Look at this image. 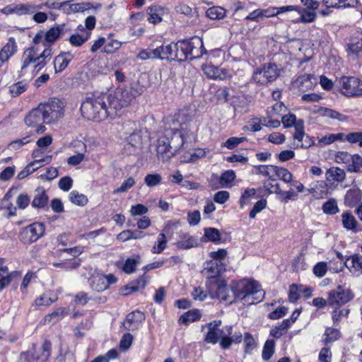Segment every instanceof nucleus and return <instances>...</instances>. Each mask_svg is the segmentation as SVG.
Segmentation results:
<instances>
[{
  "instance_id": "f257e3e1",
  "label": "nucleus",
  "mask_w": 362,
  "mask_h": 362,
  "mask_svg": "<svg viewBox=\"0 0 362 362\" xmlns=\"http://www.w3.org/2000/svg\"><path fill=\"white\" fill-rule=\"evenodd\" d=\"M134 98L132 92H100L98 96L87 98L81 105V112L88 120L114 119Z\"/></svg>"
},
{
  "instance_id": "f03ea898",
  "label": "nucleus",
  "mask_w": 362,
  "mask_h": 362,
  "mask_svg": "<svg viewBox=\"0 0 362 362\" xmlns=\"http://www.w3.org/2000/svg\"><path fill=\"white\" fill-rule=\"evenodd\" d=\"M206 286L211 298H217L229 304L240 302L248 306L261 302L264 296V292L258 282L245 279L233 281L230 286L221 279Z\"/></svg>"
},
{
  "instance_id": "7ed1b4c3",
  "label": "nucleus",
  "mask_w": 362,
  "mask_h": 362,
  "mask_svg": "<svg viewBox=\"0 0 362 362\" xmlns=\"http://www.w3.org/2000/svg\"><path fill=\"white\" fill-rule=\"evenodd\" d=\"M43 40V32L37 33L33 39V45L25 49L21 57V71H39L43 69L52 57V49L49 45L41 43Z\"/></svg>"
},
{
  "instance_id": "20e7f679",
  "label": "nucleus",
  "mask_w": 362,
  "mask_h": 362,
  "mask_svg": "<svg viewBox=\"0 0 362 362\" xmlns=\"http://www.w3.org/2000/svg\"><path fill=\"white\" fill-rule=\"evenodd\" d=\"M203 42L199 38H194L192 41H180L175 43L174 61H185L198 58L202 55L200 48Z\"/></svg>"
},
{
  "instance_id": "39448f33",
  "label": "nucleus",
  "mask_w": 362,
  "mask_h": 362,
  "mask_svg": "<svg viewBox=\"0 0 362 362\" xmlns=\"http://www.w3.org/2000/svg\"><path fill=\"white\" fill-rule=\"evenodd\" d=\"M66 102L57 98H51L45 103L39 105L42 111L44 122L54 124L57 122L64 115Z\"/></svg>"
},
{
  "instance_id": "423d86ee",
  "label": "nucleus",
  "mask_w": 362,
  "mask_h": 362,
  "mask_svg": "<svg viewBox=\"0 0 362 362\" xmlns=\"http://www.w3.org/2000/svg\"><path fill=\"white\" fill-rule=\"evenodd\" d=\"M175 43L157 46L154 43L150 45L146 49H140L136 57L140 60L159 59L161 60L174 61Z\"/></svg>"
},
{
  "instance_id": "0eeeda50",
  "label": "nucleus",
  "mask_w": 362,
  "mask_h": 362,
  "mask_svg": "<svg viewBox=\"0 0 362 362\" xmlns=\"http://www.w3.org/2000/svg\"><path fill=\"white\" fill-rule=\"evenodd\" d=\"M45 231V226L42 223L35 222L23 228L19 233V240L25 244L36 242Z\"/></svg>"
},
{
  "instance_id": "6e6552de",
  "label": "nucleus",
  "mask_w": 362,
  "mask_h": 362,
  "mask_svg": "<svg viewBox=\"0 0 362 362\" xmlns=\"http://www.w3.org/2000/svg\"><path fill=\"white\" fill-rule=\"evenodd\" d=\"M327 296V305L331 307L341 306L354 298L353 291L342 286H339L336 289L329 291Z\"/></svg>"
},
{
  "instance_id": "1a4fd4ad",
  "label": "nucleus",
  "mask_w": 362,
  "mask_h": 362,
  "mask_svg": "<svg viewBox=\"0 0 362 362\" xmlns=\"http://www.w3.org/2000/svg\"><path fill=\"white\" fill-rule=\"evenodd\" d=\"M279 74L277 66L274 64H269L262 69L256 70L253 74L252 80L257 84L266 85L274 81Z\"/></svg>"
},
{
  "instance_id": "9d476101",
  "label": "nucleus",
  "mask_w": 362,
  "mask_h": 362,
  "mask_svg": "<svg viewBox=\"0 0 362 362\" xmlns=\"http://www.w3.org/2000/svg\"><path fill=\"white\" fill-rule=\"evenodd\" d=\"M42 4L33 5L29 3L11 4L0 9V13L5 15L16 14L18 16H27L33 14L37 10L42 9Z\"/></svg>"
},
{
  "instance_id": "9b49d317",
  "label": "nucleus",
  "mask_w": 362,
  "mask_h": 362,
  "mask_svg": "<svg viewBox=\"0 0 362 362\" xmlns=\"http://www.w3.org/2000/svg\"><path fill=\"white\" fill-rule=\"evenodd\" d=\"M226 270V264L223 262H214L210 260L206 262V266L202 271V274L207 279L206 284L216 282L218 276Z\"/></svg>"
},
{
  "instance_id": "f8f14e48",
  "label": "nucleus",
  "mask_w": 362,
  "mask_h": 362,
  "mask_svg": "<svg viewBox=\"0 0 362 362\" xmlns=\"http://www.w3.org/2000/svg\"><path fill=\"white\" fill-rule=\"evenodd\" d=\"M51 351V343L49 341H45L42 346L35 351L33 356L30 352H25L21 354V359L25 360L26 362H47Z\"/></svg>"
},
{
  "instance_id": "ddd939ff",
  "label": "nucleus",
  "mask_w": 362,
  "mask_h": 362,
  "mask_svg": "<svg viewBox=\"0 0 362 362\" xmlns=\"http://www.w3.org/2000/svg\"><path fill=\"white\" fill-rule=\"evenodd\" d=\"M60 10L66 13L71 14L78 12H83L90 9H99L101 8V4H98L93 6L89 2L74 3L72 1H66L62 2V4L58 6Z\"/></svg>"
},
{
  "instance_id": "4468645a",
  "label": "nucleus",
  "mask_w": 362,
  "mask_h": 362,
  "mask_svg": "<svg viewBox=\"0 0 362 362\" xmlns=\"http://www.w3.org/2000/svg\"><path fill=\"white\" fill-rule=\"evenodd\" d=\"M24 120L28 127H37V133H43L45 131V127L42 125L45 123L44 116L39 105L37 107L33 108L29 112Z\"/></svg>"
},
{
  "instance_id": "2eb2a0df",
  "label": "nucleus",
  "mask_w": 362,
  "mask_h": 362,
  "mask_svg": "<svg viewBox=\"0 0 362 362\" xmlns=\"http://www.w3.org/2000/svg\"><path fill=\"white\" fill-rule=\"evenodd\" d=\"M293 139L298 142H301L300 144H297L296 148H308L315 144L314 141L305 134L304 122L303 119H298L296 124Z\"/></svg>"
},
{
  "instance_id": "dca6fc26",
  "label": "nucleus",
  "mask_w": 362,
  "mask_h": 362,
  "mask_svg": "<svg viewBox=\"0 0 362 362\" xmlns=\"http://www.w3.org/2000/svg\"><path fill=\"white\" fill-rule=\"evenodd\" d=\"M117 279L112 274L107 275L97 274L92 278L91 287L98 292L107 289L110 284L116 283Z\"/></svg>"
},
{
  "instance_id": "f3484780",
  "label": "nucleus",
  "mask_w": 362,
  "mask_h": 362,
  "mask_svg": "<svg viewBox=\"0 0 362 362\" xmlns=\"http://www.w3.org/2000/svg\"><path fill=\"white\" fill-rule=\"evenodd\" d=\"M291 9H289V12L296 11L298 14V16L295 18L292 21L293 23H312L315 21L317 17V13L315 12V10L311 11L312 9L309 8H303L299 6H293L288 5Z\"/></svg>"
},
{
  "instance_id": "a211bd4d",
  "label": "nucleus",
  "mask_w": 362,
  "mask_h": 362,
  "mask_svg": "<svg viewBox=\"0 0 362 362\" xmlns=\"http://www.w3.org/2000/svg\"><path fill=\"white\" fill-rule=\"evenodd\" d=\"M157 153L160 159L163 162L168 160L175 152L170 146V139L163 136L158 139L157 144Z\"/></svg>"
},
{
  "instance_id": "6ab92c4d",
  "label": "nucleus",
  "mask_w": 362,
  "mask_h": 362,
  "mask_svg": "<svg viewBox=\"0 0 362 362\" xmlns=\"http://www.w3.org/2000/svg\"><path fill=\"white\" fill-rule=\"evenodd\" d=\"M202 70L204 74L209 78L225 80L232 76V73L226 69H218V67L206 64L202 66Z\"/></svg>"
},
{
  "instance_id": "aec40b11",
  "label": "nucleus",
  "mask_w": 362,
  "mask_h": 362,
  "mask_svg": "<svg viewBox=\"0 0 362 362\" xmlns=\"http://www.w3.org/2000/svg\"><path fill=\"white\" fill-rule=\"evenodd\" d=\"M317 80L311 74H303L297 77L292 83V87L295 89L308 90L314 88Z\"/></svg>"
},
{
  "instance_id": "412c9836",
  "label": "nucleus",
  "mask_w": 362,
  "mask_h": 362,
  "mask_svg": "<svg viewBox=\"0 0 362 362\" xmlns=\"http://www.w3.org/2000/svg\"><path fill=\"white\" fill-rule=\"evenodd\" d=\"M144 320V313L139 310H135L127 315L123 325L126 329L133 331L137 329Z\"/></svg>"
},
{
  "instance_id": "4be33fe9",
  "label": "nucleus",
  "mask_w": 362,
  "mask_h": 362,
  "mask_svg": "<svg viewBox=\"0 0 362 362\" xmlns=\"http://www.w3.org/2000/svg\"><path fill=\"white\" fill-rule=\"evenodd\" d=\"M276 177L286 183H291L298 192H303L305 189L303 185L298 181H293V175L286 168L278 167L276 172Z\"/></svg>"
},
{
  "instance_id": "5701e85b",
  "label": "nucleus",
  "mask_w": 362,
  "mask_h": 362,
  "mask_svg": "<svg viewBox=\"0 0 362 362\" xmlns=\"http://www.w3.org/2000/svg\"><path fill=\"white\" fill-rule=\"evenodd\" d=\"M18 50L17 44L14 37H9L8 42L0 50V60L6 62Z\"/></svg>"
},
{
  "instance_id": "b1692460",
  "label": "nucleus",
  "mask_w": 362,
  "mask_h": 362,
  "mask_svg": "<svg viewBox=\"0 0 362 362\" xmlns=\"http://www.w3.org/2000/svg\"><path fill=\"white\" fill-rule=\"evenodd\" d=\"M235 173L232 170H228L223 172L220 177L216 174L211 175L210 182L211 186L214 187L212 183L214 180H218L221 187H228L231 186V183L235 179Z\"/></svg>"
},
{
  "instance_id": "393cba45",
  "label": "nucleus",
  "mask_w": 362,
  "mask_h": 362,
  "mask_svg": "<svg viewBox=\"0 0 362 362\" xmlns=\"http://www.w3.org/2000/svg\"><path fill=\"white\" fill-rule=\"evenodd\" d=\"M339 83L341 88L351 90H362V81L354 76H343L339 78Z\"/></svg>"
},
{
  "instance_id": "a878e982",
  "label": "nucleus",
  "mask_w": 362,
  "mask_h": 362,
  "mask_svg": "<svg viewBox=\"0 0 362 362\" xmlns=\"http://www.w3.org/2000/svg\"><path fill=\"white\" fill-rule=\"evenodd\" d=\"M73 58L74 56L70 52H64L57 55L54 60L55 72L58 73L64 70Z\"/></svg>"
},
{
  "instance_id": "bb28decb",
  "label": "nucleus",
  "mask_w": 362,
  "mask_h": 362,
  "mask_svg": "<svg viewBox=\"0 0 362 362\" xmlns=\"http://www.w3.org/2000/svg\"><path fill=\"white\" fill-rule=\"evenodd\" d=\"M52 160V156H47L45 158L42 159H36L33 162H31L29 163L25 168H24L21 171L18 173L17 175V178L18 180H22L28 176L30 174L33 173L37 170V168H33L36 164H38L40 163H49Z\"/></svg>"
},
{
  "instance_id": "cd10ccee",
  "label": "nucleus",
  "mask_w": 362,
  "mask_h": 362,
  "mask_svg": "<svg viewBox=\"0 0 362 362\" xmlns=\"http://www.w3.org/2000/svg\"><path fill=\"white\" fill-rule=\"evenodd\" d=\"M62 31V26H56L51 28L45 33H43V40L41 46L43 47V44L48 45L47 43L54 42L60 37Z\"/></svg>"
},
{
  "instance_id": "c85d7f7f",
  "label": "nucleus",
  "mask_w": 362,
  "mask_h": 362,
  "mask_svg": "<svg viewBox=\"0 0 362 362\" xmlns=\"http://www.w3.org/2000/svg\"><path fill=\"white\" fill-rule=\"evenodd\" d=\"M314 113H320L323 117H327L331 119H337L340 122H344L347 119V116L339 113V112L329 109L327 107H317L314 111Z\"/></svg>"
},
{
  "instance_id": "c756f323",
  "label": "nucleus",
  "mask_w": 362,
  "mask_h": 362,
  "mask_svg": "<svg viewBox=\"0 0 362 362\" xmlns=\"http://www.w3.org/2000/svg\"><path fill=\"white\" fill-rule=\"evenodd\" d=\"M186 139V135L182 131L175 129L173 132L170 143L175 152L178 151L184 145Z\"/></svg>"
},
{
  "instance_id": "7c9ffc66",
  "label": "nucleus",
  "mask_w": 362,
  "mask_h": 362,
  "mask_svg": "<svg viewBox=\"0 0 362 362\" xmlns=\"http://www.w3.org/2000/svg\"><path fill=\"white\" fill-rule=\"evenodd\" d=\"M346 267L351 272H359L362 274V255L355 254L349 257L346 260Z\"/></svg>"
},
{
  "instance_id": "2f4dec72",
  "label": "nucleus",
  "mask_w": 362,
  "mask_h": 362,
  "mask_svg": "<svg viewBox=\"0 0 362 362\" xmlns=\"http://www.w3.org/2000/svg\"><path fill=\"white\" fill-rule=\"evenodd\" d=\"M326 179L328 181L343 182L346 178L345 171L338 167H332L326 172Z\"/></svg>"
},
{
  "instance_id": "473e14b6",
  "label": "nucleus",
  "mask_w": 362,
  "mask_h": 362,
  "mask_svg": "<svg viewBox=\"0 0 362 362\" xmlns=\"http://www.w3.org/2000/svg\"><path fill=\"white\" fill-rule=\"evenodd\" d=\"M65 308L60 307L54 310L52 313L47 315L44 319L42 323L44 325L54 324L62 320L66 315Z\"/></svg>"
},
{
  "instance_id": "72a5a7b5",
  "label": "nucleus",
  "mask_w": 362,
  "mask_h": 362,
  "mask_svg": "<svg viewBox=\"0 0 362 362\" xmlns=\"http://www.w3.org/2000/svg\"><path fill=\"white\" fill-rule=\"evenodd\" d=\"M341 223L344 228L348 230L356 231L358 222L355 216L350 211H345L341 214Z\"/></svg>"
},
{
  "instance_id": "f704fd0d",
  "label": "nucleus",
  "mask_w": 362,
  "mask_h": 362,
  "mask_svg": "<svg viewBox=\"0 0 362 362\" xmlns=\"http://www.w3.org/2000/svg\"><path fill=\"white\" fill-rule=\"evenodd\" d=\"M48 202V197L45 191L42 188L35 190V197L32 202V206L34 208H43Z\"/></svg>"
},
{
  "instance_id": "c9c22d12",
  "label": "nucleus",
  "mask_w": 362,
  "mask_h": 362,
  "mask_svg": "<svg viewBox=\"0 0 362 362\" xmlns=\"http://www.w3.org/2000/svg\"><path fill=\"white\" fill-rule=\"evenodd\" d=\"M290 7L288 6H282L279 7L269 6L265 9H262V16L264 18H272L277 16L281 13L289 12Z\"/></svg>"
},
{
  "instance_id": "e433bc0d",
  "label": "nucleus",
  "mask_w": 362,
  "mask_h": 362,
  "mask_svg": "<svg viewBox=\"0 0 362 362\" xmlns=\"http://www.w3.org/2000/svg\"><path fill=\"white\" fill-rule=\"evenodd\" d=\"M221 321H214L209 324V332L205 337V341L207 343L215 344L218 341V336L217 332V327H219Z\"/></svg>"
},
{
  "instance_id": "4c0bfd02",
  "label": "nucleus",
  "mask_w": 362,
  "mask_h": 362,
  "mask_svg": "<svg viewBox=\"0 0 362 362\" xmlns=\"http://www.w3.org/2000/svg\"><path fill=\"white\" fill-rule=\"evenodd\" d=\"M257 174L267 177L271 181L276 180V165H259L257 168Z\"/></svg>"
},
{
  "instance_id": "58836bf2",
  "label": "nucleus",
  "mask_w": 362,
  "mask_h": 362,
  "mask_svg": "<svg viewBox=\"0 0 362 362\" xmlns=\"http://www.w3.org/2000/svg\"><path fill=\"white\" fill-rule=\"evenodd\" d=\"M121 45L122 42L113 39L112 35L110 34L105 37V44L102 51L107 54H112L118 50Z\"/></svg>"
},
{
  "instance_id": "ea45409f",
  "label": "nucleus",
  "mask_w": 362,
  "mask_h": 362,
  "mask_svg": "<svg viewBox=\"0 0 362 362\" xmlns=\"http://www.w3.org/2000/svg\"><path fill=\"white\" fill-rule=\"evenodd\" d=\"M164 13L165 10L163 8L157 6H151L148 8L149 17L148 18V20L150 23L153 24L158 23L161 21L162 16Z\"/></svg>"
},
{
  "instance_id": "a19ab883",
  "label": "nucleus",
  "mask_w": 362,
  "mask_h": 362,
  "mask_svg": "<svg viewBox=\"0 0 362 362\" xmlns=\"http://www.w3.org/2000/svg\"><path fill=\"white\" fill-rule=\"evenodd\" d=\"M81 31V33H74L70 36L69 42L73 46L80 47L90 38V31Z\"/></svg>"
},
{
  "instance_id": "79ce46f5",
  "label": "nucleus",
  "mask_w": 362,
  "mask_h": 362,
  "mask_svg": "<svg viewBox=\"0 0 362 362\" xmlns=\"http://www.w3.org/2000/svg\"><path fill=\"white\" fill-rule=\"evenodd\" d=\"M290 327V321L284 320L281 323L270 330V334L274 338L279 339L287 332Z\"/></svg>"
},
{
  "instance_id": "37998d69",
  "label": "nucleus",
  "mask_w": 362,
  "mask_h": 362,
  "mask_svg": "<svg viewBox=\"0 0 362 362\" xmlns=\"http://www.w3.org/2000/svg\"><path fill=\"white\" fill-rule=\"evenodd\" d=\"M198 245L197 241L192 236L185 235L176 243V247L178 249L188 250Z\"/></svg>"
},
{
  "instance_id": "c03bdc74",
  "label": "nucleus",
  "mask_w": 362,
  "mask_h": 362,
  "mask_svg": "<svg viewBox=\"0 0 362 362\" xmlns=\"http://www.w3.org/2000/svg\"><path fill=\"white\" fill-rule=\"evenodd\" d=\"M146 285V280L144 276L139 277L136 281L131 282L129 285L124 287L126 292L124 295H129L132 293L136 292L141 288H144Z\"/></svg>"
},
{
  "instance_id": "a18cd8bd",
  "label": "nucleus",
  "mask_w": 362,
  "mask_h": 362,
  "mask_svg": "<svg viewBox=\"0 0 362 362\" xmlns=\"http://www.w3.org/2000/svg\"><path fill=\"white\" fill-rule=\"evenodd\" d=\"M206 14L211 20H221L225 18L226 11L221 6H212L207 9Z\"/></svg>"
},
{
  "instance_id": "49530a36",
  "label": "nucleus",
  "mask_w": 362,
  "mask_h": 362,
  "mask_svg": "<svg viewBox=\"0 0 362 362\" xmlns=\"http://www.w3.org/2000/svg\"><path fill=\"white\" fill-rule=\"evenodd\" d=\"M341 337L340 331L338 329L327 327L324 333L323 341L325 344L333 343Z\"/></svg>"
},
{
  "instance_id": "de8ad7c7",
  "label": "nucleus",
  "mask_w": 362,
  "mask_h": 362,
  "mask_svg": "<svg viewBox=\"0 0 362 362\" xmlns=\"http://www.w3.org/2000/svg\"><path fill=\"white\" fill-rule=\"evenodd\" d=\"M243 339V334L240 332H235L228 338H224L222 341H220V346L223 349L230 348L233 343H240Z\"/></svg>"
},
{
  "instance_id": "09e8293b",
  "label": "nucleus",
  "mask_w": 362,
  "mask_h": 362,
  "mask_svg": "<svg viewBox=\"0 0 362 362\" xmlns=\"http://www.w3.org/2000/svg\"><path fill=\"white\" fill-rule=\"evenodd\" d=\"M168 239L164 233H160L157 238V241L151 249L153 254H160L167 247Z\"/></svg>"
},
{
  "instance_id": "8fccbe9b",
  "label": "nucleus",
  "mask_w": 362,
  "mask_h": 362,
  "mask_svg": "<svg viewBox=\"0 0 362 362\" xmlns=\"http://www.w3.org/2000/svg\"><path fill=\"white\" fill-rule=\"evenodd\" d=\"M201 317V314L198 310H192L186 312L180 316L179 322L182 324L188 325L195 322Z\"/></svg>"
},
{
  "instance_id": "3c124183",
  "label": "nucleus",
  "mask_w": 362,
  "mask_h": 362,
  "mask_svg": "<svg viewBox=\"0 0 362 362\" xmlns=\"http://www.w3.org/2000/svg\"><path fill=\"white\" fill-rule=\"evenodd\" d=\"M361 199V192L359 189H351L345 195V202L349 205H354Z\"/></svg>"
},
{
  "instance_id": "603ef678",
  "label": "nucleus",
  "mask_w": 362,
  "mask_h": 362,
  "mask_svg": "<svg viewBox=\"0 0 362 362\" xmlns=\"http://www.w3.org/2000/svg\"><path fill=\"white\" fill-rule=\"evenodd\" d=\"M322 210L324 214L328 215H334L339 211L337 201L334 198L325 202L322 206Z\"/></svg>"
},
{
  "instance_id": "864d4df0",
  "label": "nucleus",
  "mask_w": 362,
  "mask_h": 362,
  "mask_svg": "<svg viewBox=\"0 0 362 362\" xmlns=\"http://www.w3.org/2000/svg\"><path fill=\"white\" fill-rule=\"evenodd\" d=\"M337 308L332 312V319L334 325H339L344 317H348L350 310L348 308H341V306Z\"/></svg>"
},
{
  "instance_id": "5fc2aeb1",
  "label": "nucleus",
  "mask_w": 362,
  "mask_h": 362,
  "mask_svg": "<svg viewBox=\"0 0 362 362\" xmlns=\"http://www.w3.org/2000/svg\"><path fill=\"white\" fill-rule=\"evenodd\" d=\"M69 198L71 203L81 206H85L88 201L86 195L76 190H73L70 192Z\"/></svg>"
},
{
  "instance_id": "6e6d98bb",
  "label": "nucleus",
  "mask_w": 362,
  "mask_h": 362,
  "mask_svg": "<svg viewBox=\"0 0 362 362\" xmlns=\"http://www.w3.org/2000/svg\"><path fill=\"white\" fill-rule=\"evenodd\" d=\"M57 300V298L56 296L52 298L49 296L48 293H45L35 299L34 305L36 307L49 306Z\"/></svg>"
},
{
  "instance_id": "4d7b16f0",
  "label": "nucleus",
  "mask_w": 362,
  "mask_h": 362,
  "mask_svg": "<svg viewBox=\"0 0 362 362\" xmlns=\"http://www.w3.org/2000/svg\"><path fill=\"white\" fill-rule=\"evenodd\" d=\"M347 170L351 173H358L362 168V157L358 154L352 155V159L346 167Z\"/></svg>"
},
{
  "instance_id": "13d9d810",
  "label": "nucleus",
  "mask_w": 362,
  "mask_h": 362,
  "mask_svg": "<svg viewBox=\"0 0 362 362\" xmlns=\"http://www.w3.org/2000/svg\"><path fill=\"white\" fill-rule=\"evenodd\" d=\"M204 236L208 241L215 243H220L221 233L219 230L215 228H206L204 230Z\"/></svg>"
},
{
  "instance_id": "bf43d9fd",
  "label": "nucleus",
  "mask_w": 362,
  "mask_h": 362,
  "mask_svg": "<svg viewBox=\"0 0 362 362\" xmlns=\"http://www.w3.org/2000/svg\"><path fill=\"white\" fill-rule=\"evenodd\" d=\"M275 342L272 339H268L265 342L262 350V358L269 360L274 353Z\"/></svg>"
},
{
  "instance_id": "052dcab7",
  "label": "nucleus",
  "mask_w": 362,
  "mask_h": 362,
  "mask_svg": "<svg viewBox=\"0 0 362 362\" xmlns=\"http://www.w3.org/2000/svg\"><path fill=\"white\" fill-rule=\"evenodd\" d=\"M141 144V137L139 133H132L127 138V144L125 148L129 149L130 147H137Z\"/></svg>"
},
{
  "instance_id": "680f3d73",
  "label": "nucleus",
  "mask_w": 362,
  "mask_h": 362,
  "mask_svg": "<svg viewBox=\"0 0 362 362\" xmlns=\"http://www.w3.org/2000/svg\"><path fill=\"white\" fill-rule=\"evenodd\" d=\"M352 159V155L346 151L337 152L334 156V160L337 163H344L347 165L350 164Z\"/></svg>"
},
{
  "instance_id": "e2e57ef3",
  "label": "nucleus",
  "mask_w": 362,
  "mask_h": 362,
  "mask_svg": "<svg viewBox=\"0 0 362 362\" xmlns=\"http://www.w3.org/2000/svg\"><path fill=\"white\" fill-rule=\"evenodd\" d=\"M162 177L159 174H148L145 177V184L150 187L157 186L161 182Z\"/></svg>"
},
{
  "instance_id": "0e129e2a",
  "label": "nucleus",
  "mask_w": 362,
  "mask_h": 362,
  "mask_svg": "<svg viewBox=\"0 0 362 362\" xmlns=\"http://www.w3.org/2000/svg\"><path fill=\"white\" fill-rule=\"evenodd\" d=\"M327 270L328 267L327 262H320L317 263L313 269V274L320 278L324 276L326 274Z\"/></svg>"
},
{
  "instance_id": "69168bd1",
  "label": "nucleus",
  "mask_w": 362,
  "mask_h": 362,
  "mask_svg": "<svg viewBox=\"0 0 362 362\" xmlns=\"http://www.w3.org/2000/svg\"><path fill=\"white\" fill-rule=\"evenodd\" d=\"M296 117L294 114L289 113L282 117L281 122L285 128H289L294 127L296 128V124L298 123Z\"/></svg>"
},
{
  "instance_id": "338daca9",
  "label": "nucleus",
  "mask_w": 362,
  "mask_h": 362,
  "mask_svg": "<svg viewBox=\"0 0 362 362\" xmlns=\"http://www.w3.org/2000/svg\"><path fill=\"white\" fill-rule=\"evenodd\" d=\"M346 141L350 144H358V146L362 147V132H351L346 135Z\"/></svg>"
},
{
  "instance_id": "774afa93",
  "label": "nucleus",
  "mask_w": 362,
  "mask_h": 362,
  "mask_svg": "<svg viewBox=\"0 0 362 362\" xmlns=\"http://www.w3.org/2000/svg\"><path fill=\"white\" fill-rule=\"evenodd\" d=\"M138 260L133 258H127L123 265L122 271L126 274H132L135 271Z\"/></svg>"
}]
</instances>
